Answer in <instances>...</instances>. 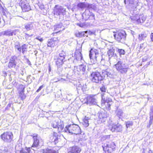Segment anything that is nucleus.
I'll list each match as a JSON object with an SVG mask.
<instances>
[{"mask_svg": "<svg viewBox=\"0 0 153 153\" xmlns=\"http://www.w3.org/2000/svg\"><path fill=\"white\" fill-rule=\"evenodd\" d=\"M114 67L118 71L122 74L126 73L128 69V66L121 61H118Z\"/></svg>", "mask_w": 153, "mask_h": 153, "instance_id": "nucleus-5", "label": "nucleus"}, {"mask_svg": "<svg viewBox=\"0 0 153 153\" xmlns=\"http://www.w3.org/2000/svg\"><path fill=\"white\" fill-rule=\"evenodd\" d=\"M144 45V43H142V44L140 46V47L141 48H145V47L143 46Z\"/></svg>", "mask_w": 153, "mask_h": 153, "instance_id": "nucleus-44", "label": "nucleus"}, {"mask_svg": "<svg viewBox=\"0 0 153 153\" xmlns=\"http://www.w3.org/2000/svg\"><path fill=\"white\" fill-rule=\"evenodd\" d=\"M86 65L84 64L79 65L77 67V71L79 72H82L83 74H84L86 71Z\"/></svg>", "mask_w": 153, "mask_h": 153, "instance_id": "nucleus-22", "label": "nucleus"}, {"mask_svg": "<svg viewBox=\"0 0 153 153\" xmlns=\"http://www.w3.org/2000/svg\"><path fill=\"white\" fill-rule=\"evenodd\" d=\"M77 25L81 27H83L85 25L84 24L81 23H77Z\"/></svg>", "mask_w": 153, "mask_h": 153, "instance_id": "nucleus-41", "label": "nucleus"}, {"mask_svg": "<svg viewBox=\"0 0 153 153\" xmlns=\"http://www.w3.org/2000/svg\"><path fill=\"white\" fill-rule=\"evenodd\" d=\"M42 151V153H59L57 151L48 148L43 149Z\"/></svg>", "mask_w": 153, "mask_h": 153, "instance_id": "nucleus-24", "label": "nucleus"}, {"mask_svg": "<svg viewBox=\"0 0 153 153\" xmlns=\"http://www.w3.org/2000/svg\"><path fill=\"white\" fill-rule=\"evenodd\" d=\"M96 94L89 95L88 96L85 98L87 104H93L96 102V99L95 97Z\"/></svg>", "mask_w": 153, "mask_h": 153, "instance_id": "nucleus-21", "label": "nucleus"}, {"mask_svg": "<svg viewBox=\"0 0 153 153\" xmlns=\"http://www.w3.org/2000/svg\"><path fill=\"white\" fill-rule=\"evenodd\" d=\"M150 110V112L149 113L150 120L152 121L153 120V105L151 107Z\"/></svg>", "mask_w": 153, "mask_h": 153, "instance_id": "nucleus-31", "label": "nucleus"}, {"mask_svg": "<svg viewBox=\"0 0 153 153\" xmlns=\"http://www.w3.org/2000/svg\"><path fill=\"white\" fill-rule=\"evenodd\" d=\"M58 138L57 137H56L54 140V141L56 143V141H57L58 140Z\"/></svg>", "mask_w": 153, "mask_h": 153, "instance_id": "nucleus-46", "label": "nucleus"}, {"mask_svg": "<svg viewBox=\"0 0 153 153\" xmlns=\"http://www.w3.org/2000/svg\"><path fill=\"white\" fill-rule=\"evenodd\" d=\"M89 19H95V15L93 13H91L90 14L89 17L88 18Z\"/></svg>", "mask_w": 153, "mask_h": 153, "instance_id": "nucleus-38", "label": "nucleus"}, {"mask_svg": "<svg viewBox=\"0 0 153 153\" xmlns=\"http://www.w3.org/2000/svg\"><path fill=\"white\" fill-rule=\"evenodd\" d=\"M105 94L102 93L101 94L102 100L101 105L102 107H104L105 109L109 111L111 109V104L110 103L111 101L109 100H105L104 98Z\"/></svg>", "mask_w": 153, "mask_h": 153, "instance_id": "nucleus-13", "label": "nucleus"}, {"mask_svg": "<svg viewBox=\"0 0 153 153\" xmlns=\"http://www.w3.org/2000/svg\"><path fill=\"white\" fill-rule=\"evenodd\" d=\"M113 33L115 39L118 42H122L125 40L126 34L124 31H117Z\"/></svg>", "mask_w": 153, "mask_h": 153, "instance_id": "nucleus-7", "label": "nucleus"}, {"mask_svg": "<svg viewBox=\"0 0 153 153\" xmlns=\"http://www.w3.org/2000/svg\"><path fill=\"white\" fill-rule=\"evenodd\" d=\"M100 90L101 92L105 93L106 92L107 88L105 85H103L100 87Z\"/></svg>", "mask_w": 153, "mask_h": 153, "instance_id": "nucleus-35", "label": "nucleus"}, {"mask_svg": "<svg viewBox=\"0 0 153 153\" xmlns=\"http://www.w3.org/2000/svg\"><path fill=\"white\" fill-rule=\"evenodd\" d=\"M65 59V53L62 51L59 54V56L55 59L56 65L58 69L62 67L64 64Z\"/></svg>", "mask_w": 153, "mask_h": 153, "instance_id": "nucleus-10", "label": "nucleus"}, {"mask_svg": "<svg viewBox=\"0 0 153 153\" xmlns=\"http://www.w3.org/2000/svg\"><path fill=\"white\" fill-rule=\"evenodd\" d=\"M87 31L82 32H78L76 34V36L78 37H82L84 36V33H87Z\"/></svg>", "mask_w": 153, "mask_h": 153, "instance_id": "nucleus-33", "label": "nucleus"}, {"mask_svg": "<svg viewBox=\"0 0 153 153\" xmlns=\"http://www.w3.org/2000/svg\"><path fill=\"white\" fill-rule=\"evenodd\" d=\"M89 78L92 82L101 83L102 81L105 79V76L103 75V72L93 71L90 75Z\"/></svg>", "mask_w": 153, "mask_h": 153, "instance_id": "nucleus-1", "label": "nucleus"}, {"mask_svg": "<svg viewBox=\"0 0 153 153\" xmlns=\"http://www.w3.org/2000/svg\"><path fill=\"white\" fill-rule=\"evenodd\" d=\"M74 57L76 60H81L82 58V55L81 52L79 50H76L74 54Z\"/></svg>", "mask_w": 153, "mask_h": 153, "instance_id": "nucleus-23", "label": "nucleus"}, {"mask_svg": "<svg viewBox=\"0 0 153 153\" xmlns=\"http://www.w3.org/2000/svg\"><path fill=\"white\" fill-rule=\"evenodd\" d=\"M51 126L53 128H57L59 132H61L64 127L63 122L59 119L53 121L52 123Z\"/></svg>", "mask_w": 153, "mask_h": 153, "instance_id": "nucleus-9", "label": "nucleus"}, {"mask_svg": "<svg viewBox=\"0 0 153 153\" xmlns=\"http://www.w3.org/2000/svg\"><path fill=\"white\" fill-rule=\"evenodd\" d=\"M49 72H50L51 71V65L50 64H49Z\"/></svg>", "mask_w": 153, "mask_h": 153, "instance_id": "nucleus-45", "label": "nucleus"}, {"mask_svg": "<svg viewBox=\"0 0 153 153\" xmlns=\"http://www.w3.org/2000/svg\"><path fill=\"white\" fill-rule=\"evenodd\" d=\"M17 58L15 56H12L9 59L7 67L9 68H15L16 65V60Z\"/></svg>", "mask_w": 153, "mask_h": 153, "instance_id": "nucleus-19", "label": "nucleus"}, {"mask_svg": "<svg viewBox=\"0 0 153 153\" xmlns=\"http://www.w3.org/2000/svg\"><path fill=\"white\" fill-rule=\"evenodd\" d=\"M118 51L120 55H124L126 53L125 50L123 49H118Z\"/></svg>", "mask_w": 153, "mask_h": 153, "instance_id": "nucleus-36", "label": "nucleus"}, {"mask_svg": "<svg viewBox=\"0 0 153 153\" xmlns=\"http://www.w3.org/2000/svg\"><path fill=\"white\" fill-rule=\"evenodd\" d=\"M44 85H42L39 87V88L37 89V90L36 91V92H38L39 91L43 88L44 87Z\"/></svg>", "mask_w": 153, "mask_h": 153, "instance_id": "nucleus-40", "label": "nucleus"}, {"mask_svg": "<svg viewBox=\"0 0 153 153\" xmlns=\"http://www.w3.org/2000/svg\"><path fill=\"white\" fill-rule=\"evenodd\" d=\"M110 135H107L105 136L104 137L105 140L108 139L110 138Z\"/></svg>", "mask_w": 153, "mask_h": 153, "instance_id": "nucleus-42", "label": "nucleus"}, {"mask_svg": "<svg viewBox=\"0 0 153 153\" xmlns=\"http://www.w3.org/2000/svg\"><path fill=\"white\" fill-rule=\"evenodd\" d=\"M99 53V51L97 49L93 48L90 50L89 56L91 62L93 64H94L96 62L97 55Z\"/></svg>", "mask_w": 153, "mask_h": 153, "instance_id": "nucleus-12", "label": "nucleus"}, {"mask_svg": "<svg viewBox=\"0 0 153 153\" xmlns=\"http://www.w3.org/2000/svg\"><path fill=\"white\" fill-rule=\"evenodd\" d=\"M60 40L58 37H52L49 39L46 42L47 47L51 48H57L59 45Z\"/></svg>", "mask_w": 153, "mask_h": 153, "instance_id": "nucleus-4", "label": "nucleus"}, {"mask_svg": "<svg viewBox=\"0 0 153 153\" xmlns=\"http://www.w3.org/2000/svg\"><path fill=\"white\" fill-rule=\"evenodd\" d=\"M81 150L77 146H73L69 148L67 153H80Z\"/></svg>", "mask_w": 153, "mask_h": 153, "instance_id": "nucleus-20", "label": "nucleus"}, {"mask_svg": "<svg viewBox=\"0 0 153 153\" xmlns=\"http://www.w3.org/2000/svg\"><path fill=\"white\" fill-rule=\"evenodd\" d=\"M83 125L85 127L88 126L89 124L88 123V119L86 118L85 117L83 119Z\"/></svg>", "mask_w": 153, "mask_h": 153, "instance_id": "nucleus-34", "label": "nucleus"}, {"mask_svg": "<svg viewBox=\"0 0 153 153\" xmlns=\"http://www.w3.org/2000/svg\"><path fill=\"white\" fill-rule=\"evenodd\" d=\"M53 28V31L55 32L52 33L51 34L53 36H55L56 33L63 31L65 29L64 26L61 23L54 25Z\"/></svg>", "mask_w": 153, "mask_h": 153, "instance_id": "nucleus-18", "label": "nucleus"}, {"mask_svg": "<svg viewBox=\"0 0 153 153\" xmlns=\"http://www.w3.org/2000/svg\"><path fill=\"white\" fill-rule=\"evenodd\" d=\"M108 127L109 129L112 132H120L122 131V126L119 123L110 124Z\"/></svg>", "mask_w": 153, "mask_h": 153, "instance_id": "nucleus-11", "label": "nucleus"}, {"mask_svg": "<svg viewBox=\"0 0 153 153\" xmlns=\"http://www.w3.org/2000/svg\"><path fill=\"white\" fill-rule=\"evenodd\" d=\"M1 139L4 142L6 143H10L12 141L13 138V135L12 132L10 131L4 132L0 135Z\"/></svg>", "mask_w": 153, "mask_h": 153, "instance_id": "nucleus-6", "label": "nucleus"}, {"mask_svg": "<svg viewBox=\"0 0 153 153\" xmlns=\"http://www.w3.org/2000/svg\"><path fill=\"white\" fill-rule=\"evenodd\" d=\"M114 49L113 48L109 49L107 52V53L109 56L112 57L114 55Z\"/></svg>", "mask_w": 153, "mask_h": 153, "instance_id": "nucleus-29", "label": "nucleus"}, {"mask_svg": "<svg viewBox=\"0 0 153 153\" xmlns=\"http://www.w3.org/2000/svg\"><path fill=\"white\" fill-rule=\"evenodd\" d=\"M13 32L10 30H7L4 32V34L7 36H12L13 35Z\"/></svg>", "mask_w": 153, "mask_h": 153, "instance_id": "nucleus-32", "label": "nucleus"}, {"mask_svg": "<svg viewBox=\"0 0 153 153\" xmlns=\"http://www.w3.org/2000/svg\"><path fill=\"white\" fill-rule=\"evenodd\" d=\"M146 36L147 34H146V33L144 32L139 35L138 39L139 40L142 41L144 40V39L146 38Z\"/></svg>", "mask_w": 153, "mask_h": 153, "instance_id": "nucleus-27", "label": "nucleus"}, {"mask_svg": "<svg viewBox=\"0 0 153 153\" xmlns=\"http://www.w3.org/2000/svg\"><path fill=\"white\" fill-rule=\"evenodd\" d=\"M36 39L39 41L40 42H42L43 41V39L39 36L36 37Z\"/></svg>", "mask_w": 153, "mask_h": 153, "instance_id": "nucleus-39", "label": "nucleus"}, {"mask_svg": "<svg viewBox=\"0 0 153 153\" xmlns=\"http://www.w3.org/2000/svg\"><path fill=\"white\" fill-rule=\"evenodd\" d=\"M19 153H32L31 148L26 147L25 149L22 148L20 151Z\"/></svg>", "mask_w": 153, "mask_h": 153, "instance_id": "nucleus-26", "label": "nucleus"}, {"mask_svg": "<svg viewBox=\"0 0 153 153\" xmlns=\"http://www.w3.org/2000/svg\"><path fill=\"white\" fill-rule=\"evenodd\" d=\"M109 114L105 112H100L99 114L98 122L99 123H103L105 122Z\"/></svg>", "mask_w": 153, "mask_h": 153, "instance_id": "nucleus-15", "label": "nucleus"}, {"mask_svg": "<svg viewBox=\"0 0 153 153\" xmlns=\"http://www.w3.org/2000/svg\"><path fill=\"white\" fill-rule=\"evenodd\" d=\"M4 74H6V75H7V73L6 72H5Z\"/></svg>", "mask_w": 153, "mask_h": 153, "instance_id": "nucleus-47", "label": "nucleus"}, {"mask_svg": "<svg viewBox=\"0 0 153 153\" xmlns=\"http://www.w3.org/2000/svg\"><path fill=\"white\" fill-rule=\"evenodd\" d=\"M102 147L105 153H112L116 149L115 143L111 140L106 141L103 143Z\"/></svg>", "mask_w": 153, "mask_h": 153, "instance_id": "nucleus-2", "label": "nucleus"}, {"mask_svg": "<svg viewBox=\"0 0 153 153\" xmlns=\"http://www.w3.org/2000/svg\"><path fill=\"white\" fill-rule=\"evenodd\" d=\"M33 139V142L31 147H37L39 146L40 143V138L39 135L36 133H34L30 135ZM41 140V139H40Z\"/></svg>", "mask_w": 153, "mask_h": 153, "instance_id": "nucleus-14", "label": "nucleus"}, {"mask_svg": "<svg viewBox=\"0 0 153 153\" xmlns=\"http://www.w3.org/2000/svg\"><path fill=\"white\" fill-rule=\"evenodd\" d=\"M132 121H127L126 123V126L127 128L130 127L133 125Z\"/></svg>", "mask_w": 153, "mask_h": 153, "instance_id": "nucleus-37", "label": "nucleus"}, {"mask_svg": "<svg viewBox=\"0 0 153 153\" xmlns=\"http://www.w3.org/2000/svg\"><path fill=\"white\" fill-rule=\"evenodd\" d=\"M32 22H30L25 24V27L27 30H31L33 27L32 25Z\"/></svg>", "mask_w": 153, "mask_h": 153, "instance_id": "nucleus-28", "label": "nucleus"}, {"mask_svg": "<svg viewBox=\"0 0 153 153\" xmlns=\"http://www.w3.org/2000/svg\"><path fill=\"white\" fill-rule=\"evenodd\" d=\"M27 45L24 44L21 46L20 43L18 42L15 45V48L19 52L22 51V53L24 54L25 52L27 51Z\"/></svg>", "mask_w": 153, "mask_h": 153, "instance_id": "nucleus-16", "label": "nucleus"}, {"mask_svg": "<svg viewBox=\"0 0 153 153\" xmlns=\"http://www.w3.org/2000/svg\"><path fill=\"white\" fill-rule=\"evenodd\" d=\"M65 131L76 134H80L81 132L80 127L78 125L74 124L66 126L65 127Z\"/></svg>", "mask_w": 153, "mask_h": 153, "instance_id": "nucleus-3", "label": "nucleus"}, {"mask_svg": "<svg viewBox=\"0 0 153 153\" xmlns=\"http://www.w3.org/2000/svg\"><path fill=\"white\" fill-rule=\"evenodd\" d=\"M77 6L79 8L83 9L86 7L87 6L85 2H81L77 4Z\"/></svg>", "mask_w": 153, "mask_h": 153, "instance_id": "nucleus-30", "label": "nucleus"}, {"mask_svg": "<svg viewBox=\"0 0 153 153\" xmlns=\"http://www.w3.org/2000/svg\"><path fill=\"white\" fill-rule=\"evenodd\" d=\"M25 89L23 88L21 91L19 92V95L21 100H23L26 97L25 93Z\"/></svg>", "mask_w": 153, "mask_h": 153, "instance_id": "nucleus-25", "label": "nucleus"}, {"mask_svg": "<svg viewBox=\"0 0 153 153\" xmlns=\"http://www.w3.org/2000/svg\"><path fill=\"white\" fill-rule=\"evenodd\" d=\"M150 39L152 41H153V33H151L150 36Z\"/></svg>", "mask_w": 153, "mask_h": 153, "instance_id": "nucleus-43", "label": "nucleus"}, {"mask_svg": "<svg viewBox=\"0 0 153 153\" xmlns=\"http://www.w3.org/2000/svg\"><path fill=\"white\" fill-rule=\"evenodd\" d=\"M65 10L62 6H59L58 5H56L54 7L53 9V14L54 15L58 16L62 14Z\"/></svg>", "mask_w": 153, "mask_h": 153, "instance_id": "nucleus-17", "label": "nucleus"}, {"mask_svg": "<svg viewBox=\"0 0 153 153\" xmlns=\"http://www.w3.org/2000/svg\"><path fill=\"white\" fill-rule=\"evenodd\" d=\"M19 5L21 7L22 12H27L31 10V7L29 2L26 0H21Z\"/></svg>", "mask_w": 153, "mask_h": 153, "instance_id": "nucleus-8", "label": "nucleus"}]
</instances>
